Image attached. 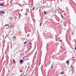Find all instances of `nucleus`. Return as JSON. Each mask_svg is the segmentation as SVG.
I'll use <instances>...</instances> for the list:
<instances>
[{"label": "nucleus", "mask_w": 76, "mask_h": 76, "mask_svg": "<svg viewBox=\"0 0 76 76\" xmlns=\"http://www.w3.org/2000/svg\"><path fill=\"white\" fill-rule=\"evenodd\" d=\"M5 12L3 11H0V13H3V14H4Z\"/></svg>", "instance_id": "1"}, {"label": "nucleus", "mask_w": 76, "mask_h": 76, "mask_svg": "<svg viewBox=\"0 0 76 76\" xmlns=\"http://www.w3.org/2000/svg\"><path fill=\"white\" fill-rule=\"evenodd\" d=\"M23 60H20V63H23Z\"/></svg>", "instance_id": "2"}, {"label": "nucleus", "mask_w": 76, "mask_h": 76, "mask_svg": "<svg viewBox=\"0 0 76 76\" xmlns=\"http://www.w3.org/2000/svg\"><path fill=\"white\" fill-rule=\"evenodd\" d=\"M23 59L24 60H26V59H27V58H26V57H23Z\"/></svg>", "instance_id": "3"}, {"label": "nucleus", "mask_w": 76, "mask_h": 76, "mask_svg": "<svg viewBox=\"0 0 76 76\" xmlns=\"http://www.w3.org/2000/svg\"><path fill=\"white\" fill-rule=\"evenodd\" d=\"M74 67H73V65H71V69H74Z\"/></svg>", "instance_id": "4"}, {"label": "nucleus", "mask_w": 76, "mask_h": 76, "mask_svg": "<svg viewBox=\"0 0 76 76\" xmlns=\"http://www.w3.org/2000/svg\"><path fill=\"white\" fill-rule=\"evenodd\" d=\"M63 74H64V72H61V75H63Z\"/></svg>", "instance_id": "5"}, {"label": "nucleus", "mask_w": 76, "mask_h": 76, "mask_svg": "<svg viewBox=\"0 0 76 76\" xmlns=\"http://www.w3.org/2000/svg\"><path fill=\"white\" fill-rule=\"evenodd\" d=\"M0 6H4V4H0Z\"/></svg>", "instance_id": "6"}, {"label": "nucleus", "mask_w": 76, "mask_h": 76, "mask_svg": "<svg viewBox=\"0 0 76 76\" xmlns=\"http://www.w3.org/2000/svg\"><path fill=\"white\" fill-rule=\"evenodd\" d=\"M13 38L14 39H16V38L15 37H13Z\"/></svg>", "instance_id": "7"}, {"label": "nucleus", "mask_w": 76, "mask_h": 76, "mask_svg": "<svg viewBox=\"0 0 76 76\" xmlns=\"http://www.w3.org/2000/svg\"><path fill=\"white\" fill-rule=\"evenodd\" d=\"M13 62H14L15 63H16V61H15L14 59L13 60Z\"/></svg>", "instance_id": "8"}, {"label": "nucleus", "mask_w": 76, "mask_h": 76, "mask_svg": "<svg viewBox=\"0 0 76 76\" xmlns=\"http://www.w3.org/2000/svg\"><path fill=\"white\" fill-rule=\"evenodd\" d=\"M27 43V42H25L24 43V44H26Z\"/></svg>", "instance_id": "9"}, {"label": "nucleus", "mask_w": 76, "mask_h": 76, "mask_svg": "<svg viewBox=\"0 0 76 76\" xmlns=\"http://www.w3.org/2000/svg\"><path fill=\"white\" fill-rule=\"evenodd\" d=\"M34 9H35V7H34L33 8V10H34Z\"/></svg>", "instance_id": "10"}, {"label": "nucleus", "mask_w": 76, "mask_h": 76, "mask_svg": "<svg viewBox=\"0 0 76 76\" xmlns=\"http://www.w3.org/2000/svg\"><path fill=\"white\" fill-rule=\"evenodd\" d=\"M9 26V24H7V25L5 24V26Z\"/></svg>", "instance_id": "11"}, {"label": "nucleus", "mask_w": 76, "mask_h": 76, "mask_svg": "<svg viewBox=\"0 0 76 76\" xmlns=\"http://www.w3.org/2000/svg\"><path fill=\"white\" fill-rule=\"evenodd\" d=\"M41 25H42L41 23H40V26H41Z\"/></svg>", "instance_id": "12"}, {"label": "nucleus", "mask_w": 76, "mask_h": 76, "mask_svg": "<svg viewBox=\"0 0 76 76\" xmlns=\"http://www.w3.org/2000/svg\"><path fill=\"white\" fill-rule=\"evenodd\" d=\"M63 42V41H62V40H60V42Z\"/></svg>", "instance_id": "13"}, {"label": "nucleus", "mask_w": 76, "mask_h": 76, "mask_svg": "<svg viewBox=\"0 0 76 76\" xmlns=\"http://www.w3.org/2000/svg\"><path fill=\"white\" fill-rule=\"evenodd\" d=\"M29 44H30V45H32V43L31 42H29Z\"/></svg>", "instance_id": "14"}, {"label": "nucleus", "mask_w": 76, "mask_h": 76, "mask_svg": "<svg viewBox=\"0 0 76 76\" xmlns=\"http://www.w3.org/2000/svg\"><path fill=\"white\" fill-rule=\"evenodd\" d=\"M66 62L67 63H69V61H67Z\"/></svg>", "instance_id": "15"}, {"label": "nucleus", "mask_w": 76, "mask_h": 76, "mask_svg": "<svg viewBox=\"0 0 76 76\" xmlns=\"http://www.w3.org/2000/svg\"><path fill=\"white\" fill-rule=\"evenodd\" d=\"M51 69H53V66L52 65H51Z\"/></svg>", "instance_id": "16"}, {"label": "nucleus", "mask_w": 76, "mask_h": 76, "mask_svg": "<svg viewBox=\"0 0 76 76\" xmlns=\"http://www.w3.org/2000/svg\"><path fill=\"white\" fill-rule=\"evenodd\" d=\"M46 13H47V12H44V14H46Z\"/></svg>", "instance_id": "17"}, {"label": "nucleus", "mask_w": 76, "mask_h": 76, "mask_svg": "<svg viewBox=\"0 0 76 76\" xmlns=\"http://www.w3.org/2000/svg\"><path fill=\"white\" fill-rule=\"evenodd\" d=\"M61 16L62 18H63V15H62Z\"/></svg>", "instance_id": "18"}, {"label": "nucleus", "mask_w": 76, "mask_h": 76, "mask_svg": "<svg viewBox=\"0 0 76 76\" xmlns=\"http://www.w3.org/2000/svg\"><path fill=\"white\" fill-rule=\"evenodd\" d=\"M75 50H76V47H75Z\"/></svg>", "instance_id": "19"}, {"label": "nucleus", "mask_w": 76, "mask_h": 76, "mask_svg": "<svg viewBox=\"0 0 76 76\" xmlns=\"http://www.w3.org/2000/svg\"><path fill=\"white\" fill-rule=\"evenodd\" d=\"M72 35H73V34H73V33H72Z\"/></svg>", "instance_id": "20"}, {"label": "nucleus", "mask_w": 76, "mask_h": 76, "mask_svg": "<svg viewBox=\"0 0 76 76\" xmlns=\"http://www.w3.org/2000/svg\"><path fill=\"white\" fill-rule=\"evenodd\" d=\"M69 63H68V65L69 66Z\"/></svg>", "instance_id": "21"}, {"label": "nucleus", "mask_w": 76, "mask_h": 76, "mask_svg": "<svg viewBox=\"0 0 76 76\" xmlns=\"http://www.w3.org/2000/svg\"><path fill=\"white\" fill-rule=\"evenodd\" d=\"M37 9H38V8H37L36 10H37Z\"/></svg>", "instance_id": "22"}, {"label": "nucleus", "mask_w": 76, "mask_h": 76, "mask_svg": "<svg viewBox=\"0 0 76 76\" xmlns=\"http://www.w3.org/2000/svg\"><path fill=\"white\" fill-rule=\"evenodd\" d=\"M24 2V3H25V2Z\"/></svg>", "instance_id": "23"}, {"label": "nucleus", "mask_w": 76, "mask_h": 76, "mask_svg": "<svg viewBox=\"0 0 76 76\" xmlns=\"http://www.w3.org/2000/svg\"><path fill=\"white\" fill-rule=\"evenodd\" d=\"M34 76H35L34 75Z\"/></svg>", "instance_id": "24"}]
</instances>
